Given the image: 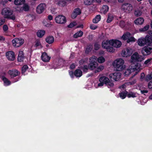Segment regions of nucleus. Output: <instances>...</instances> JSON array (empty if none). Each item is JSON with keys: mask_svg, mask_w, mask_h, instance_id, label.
<instances>
[{"mask_svg": "<svg viewBox=\"0 0 152 152\" xmlns=\"http://www.w3.org/2000/svg\"><path fill=\"white\" fill-rule=\"evenodd\" d=\"M140 67L141 65L137 63L132 64L125 71V76H127L132 74L133 77L135 76L140 72Z\"/></svg>", "mask_w": 152, "mask_h": 152, "instance_id": "1", "label": "nucleus"}, {"mask_svg": "<svg viewBox=\"0 0 152 152\" xmlns=\"http://www.w3.org/2000/svg\"><path fill=\"white\" fill-rule=\"evenodd\" d=\"M124 60L122 58H118L113 62L112 65L116 69L117 71H121L126 68V66L124 64Z\"/></svg>", "mask_w": 152, "mask_h": 152, "instance_id": "2", "label": "nucleus"}, {"mask_svg": "<svg viewBox=\"0 0 152 152\" xmlns=\"http://www.w3.org/2000/svg\"><path fill=\"white\" fill-rule=\"evenodd\" d=\"M2 14L5 18L13 20L15 19V15L13 13V11L9 8H5L3 9Z\"/></svg>", "mask_w": 152, "mask_h": 152, "instance_id": "3", "label": "nucleus"}, {"mask_svg": "<svg viewBox=\"0 0 152 152\" xmlns=\"http://www.w3.org/2000/svg\"><path fill=\"white\" fill-rule=\"evenodd\" d=\"M102 46L108 52L111 53L115 52V49L111 47L110 40L104 41L102 43Z\"/></svg>", "mask_w": 152, "mask_h": 152, "instance_id": "4", "label": "nucleus"}, {"mask_svg": "<svg viewBox=\"0 0 152 152\" xmlns=\"http://www.w3.org/2000/svg\"><path fill=\"white\" fill-rule=\"evenodd\" d=\"M144 59V58L143 56L139 55L137 53H135L132 56L130 61L132 64L136 61H141Z\"/></svg>", "mask_w": 152, "mask_h": 152, "instance_id": "5", "label": "nucleus"}, {"mask_svg": "<svg viewBox=\"0 0 152 152\" xmlns=\"http://www.w3.org/2000/svg\"><path fill=\"white\" fill-rule=\"evenodd\" d=\"M24 42V39L21 38H16L12 41V45L15 48H18L21 46Z\"/></svg>", "mask_w": 152, "mask_h": 152, "instance_id": "6", "label": "nucleus"}, {"mask_svg": "<svg viewBox=\"0 0 152 152\" xmlns=\"http://www.w3.org/2000/svg\"><path fill=\"white\" fill-rule=\"evenodd\" d=\"M110 43L111 47L115 49V52L116 49L120 48L122 45L121 42L117 39H110Z\"/></svg>", "mask_w": 152, "mask_h": 152, "instance_id": "7", "label": "nucleus"}, {"mask_svg": "<svg viewBox=\"0 0 152 152\" xmlns=\"http://www.w3.org/2000/svg\"><path fill=\"white\" fill-rule=\"evenodd\" d=\"M152 52V45L143 47L141 50L142 54L144 56L148 55Z\"/></svg>", "mask_w": 152, "mask_h": 152, "instance_id": "8", "label": "nucleus"}, {"mask_svg": "<svg viewBox=\"0 0 152 152\" xmlns=\"http://www.w3.org/2000/svg\"><path fill=\"white\" fill-rule=\"evenodd\" d=\"M121 9L125 12L130 13L132 10L133 7L132 5L130 4L125 3L122 5Z\"/></svg>", "mask_w": 152, "mask_h": 152, "instance_id": "9", "label": "nucleus"}, {"mask_svg": "<svg viewBox=\"0 0 152 152\" xmlns=\"http://www.w3.org/2000/svg\"><path fill=\"white\" fill-rule=\"evenodd\" d=\"M133 53V50L132 48H128L123 50L121 55L122 57H128L131 55Z\"/></svg>", "mask_w": 152, "mask_h": 152, "instance_id": "10", "label": "nucleus"}, {"mask_svg": "<svg viewBox=\"0 0 152 152\" xmlns=\"http://www.w3.org/2000/svg\"><path fill=\"white\" fill-rule=\"evenodd\" d=\"M121 74L120 72H115L110 74L109 77L111 80L117 81L120 80Z\"/></svg>", "mask_w": 152, "mask_h": 152, "instance_id": "11", "label": "nucleus"}, {"mask_svg": "<svg viewBox=\"0 0 152 152\" xmlns=\"http://www.w3.org/2000/svg\"><path fill=\"white\" fill-rule=\"evenodd\" d=\"M55 20L57 23L61 24L64 23L66 22V18L62 15H58L56 17Z\"/></svg>", "mask_w": 152, "mask_h": 152, "instance_id": "12", "label": "nucleus"}, {"mask_svg": "<svg viewBox=\"0 0 152 152\" xmlns=\"http://www.w3.org/2000/svg\"><path fill=\"white\" fill-rule=\"evenodd\" d=\"M7 58L10 61H14L15 59V55L14 53L12 51H9L6 53Z\"/></svg>", "mask_w": 152, "mask_h": 152, "instance_id": "13", "label": "nucleus"}, {"mask_svg": "<svg viewBox=\"0 0 152 152\" xmlns=\"http://www.w3.org/2000/svg\"><path fill=\"white\" fill-rule=\"evenodd\" d=\"M46 6V5L44 4H40L36 8L37 12L38 14L42 13L45 9Z\"/></svg>", "mask_w": 152, "mask_h": 152, "instance_id": "14", "label": "nucleus"}, {"mask_svg": "<svg viewBox=\"0 0 152 152\" xmlns=\"http://www.w3.org/2000/svg\"><path fill=\"white\" fill-rule=\"evenodd\" d=\"M81 13L80 10L79 8H76L74 10L71 15V17L73 19L75 18L78 15Z\"/></svg>", "mask_w": 152, "mask_h": 152, "instance_id": "15", "label": "nucleus"}, {"mask_svg": "<svg viewBox=\"0 0 152 152\" xmlns=\"http://www.w3.org/2000/svg\"><path fill=\"white\" fill-rule=\"evenodd\" d=\"M29 7L28 4H25L23 7H17L16 10L20 12H22L23 11H26L29 10Z\"/></svg>", "mask_w": 152, "mask_h": 152, "instance_id": "16", "label": "nucleus"}, {"mask_svg": "<svg viewBox=\"0 0 152 152\" xmlns=\"http://www.w3.org/2000/svg\"><path fill=\"white\" fill-rule=\"evenodd\" d=\"M138 45L140 46H143L147 45L145 38L141 37L137 41Z\"/></svg>", "mask_w": 152, "mask_h": 152, "instance_id": "17", "label": "nucleus"}, {"mask_svg": "<svg viewBox=\"0 0 152 152\" xmlns=\"http://www.w3.org/2000/svg\"><path fill=\"white\" fill-rule=\"evenodd\" d=\"M8 74L12 77H15L18 75L19 74L17 70L14 69L9 70L8 72Z\"/></svg>", "mask_w": 152, "mask_h": 152, "instance_id": "18", "label": "nucleus"}, {"mask_svg": "<svg viewBox=\"0 0 152 152\" xmlns=\"http://www.w3.org/2000/svg\"><path fill=\"white\" fill-rule=\"evenodd\" d=\"M42 60L44 62H48L50 59V57L48 56L46 53H43L41 56Z\"/></svg>", "mask_w": 152, "mask_h": 152, "instance_id": "19", "label": "nucleus"}, {"mask_svg": "<svg viewBox=\"0 0 152 152\" xmlns=\"http://www.w3.org/2000/svg\"><path fill=\"white\" fill-rule=\"evenodd\" d=\"M144 21V19L142 18H137L134 21V23L137 25H140L143 24Z\"/></svg>", "mask_w": 152, "mask_h": 152, "instance_id": "20", "label": "nucleus"}, {"mask_svg": "<svg viewBox=\"0 0 152 152\" xmlns=\"http://www.w3.org/2000/svg\"><path fill=\"white\" fill-rule=\"evenodd\" d=\"M45 40L48 43L51 44L53 42L54 39L53 36H49L46 38Z\"/></svg>", "mask_w": 152, "mask_h": 152, "instance_id": "21", "label": "nucleus"}, {"mask_svg": "<svg viewBox=\"0 0 152 152\" xmlns=\"http://www.w3.org/2000/svg\"><path fill=\"white\" fill-rule=\"evenodd\" d=\"M131 35V34L128 32L124 34L121 37V39L123 40H125L127 39H128Z\"/></svg>", "mask_w": 152, "mask_h": 152, "instance_id": "22", "label": "nucleus"}, {"mask_svg": "<svg viewBox=\"0 0 152 152\" xmlns=\"http://www.w3.org/2000/svg\"><path fill=\"white\" fill-rule=\"evenodd\" d=\"M109 79L105 76L102 77L100 78L99 79V81L100 82H103L104 83L106 84H107L108 82H109Z\"/></svg>", "mask_w": 152, "mask_h": 152, "instance_id": "23", "label": "nucleus"}, {"mask_svg": "<svg viewBox=\"0 0 152 152\" xmlns=\"http://www.w3.org/2000/svg\"><path fill=\"white\" fill-rule=\"evenodd\" d=\"M24 58L23 56V52L22 51H20L18 58V61L21 62L23 60Z\"/></svg>", "mask_w": 152, "mask_h": 152, "instance_id": "24", "label": "nucleus"}, {"mask_svg": "<svg viewBox=\"0 0 152 152\" xmlns=\"http://www.w3.org/2000/svg\"><path fill=\"white\" fill-rule=\"evenodd\" d=\"M25 1V0H15L14 3L16 5H20L24 4Z\"/></svg>", "mask_w": 152, "mask_h": 152, "instance_id": "25", "label": "nucleus"}, {"mask_svg": "<svg viewBox=\"0 0 152 152\" xmlns=\"http://www.w3.org/2000/svg\"><path fill=\"white\" fill-rule=\"evenodd\" d=\"M83 32L82 31H80L75 34L73 35V37L74 38H77L79 37H82L83 35Z\"/></svg>", "mask_w": 152, "mask_h": 152, "instance_id": "26", "label": "nucleus"}, {"mask_svg": "<svg viewBox=\"0 0 152 152\" xmlns=\"http://www.w3.org/2000/svg\"><path fill=\"white\" fill-rule=\"evenodd\" d=\"M2 79L4 82V85L5 86H8L11 83L5 77L3 76Z\"/></svg>", "mask_w": 152, "mask_h": 152, "instance_id": "27", "label": "nucleus"}, {"mask_svg": "<svg viewBox=\"0 0 152 152\" xmlns=\"http://www.w3.org/2000/svg\"><path fill=\"white\" fill-rule=\"evenodd\" d=\"M98 64L97 63H89V68L91 70L96 69L98 66Z\"/></svg>", "mask_w": 152, "mask_h": 152, "instance_id": "28", "label": "nucleus"}, {"mask_svg": "<svg viewBox=\"0 0 152 152\" xmlns=\"http://www.w3.org/2000/svg\"><path fill=\"white\" fill-rule=\"evenodd\" d=\"M136 80H134L132 82H129V83H126L125 84L122 85L120 88H124L126 87V85H133L135 84L136 83Z\"/></svg>", "mask_w": 152, "mask_h": 152, "instance_id": "29", "label": "nucleus"}, {"mask_svg": "<svg viewBox=\"0 0 152 152\" xmlns=\"http://www.w3.org/2000/svg\"><path fill=\"white\" fill-rule=\"evenodd\" d=\"M82 74V71L80 69L76 70L75 72V75L78 77H80L81 76Z\"/></svg>", "mask_w": 152, "mask_h": 152, "instance_id": "30", "label": "nucleus"}, {"mask_svg": "<svg viewBox=\"0 0 152 152\" xmlns=\"http://www.w3.org/2000/svg\"><path fill=\"white\" fill-rule=\"evenodd\" d=\"M97 57L94 56L91 57L89 59V63H97Z\"/></svg>", "mask_w": 152, "mask_h": 152, "instance_id": "31", "label": "nucleus"}, {"mask_svg": "<svg viewBox=\"0 0 152 152\" xmlns=\"http://www.w3.org/2000/svg\"><path fill=\"white\" fill-rule=\"evenodd\" d=\"M45 32L44 30H40L38 31L37 32V36L39 37H41L45 34Z\"/></svg>", "mask_w": 152, "mask_h": 152, "instance_id": "32", "label": "nucleus"}, {"mask_svg": "<svg viewBox=\"0 0 152 152\" xmlns=\"http://www.w3.org/2000/svg\"><path fill=\"white\" fill-rule=\"evenodd\" d=\"M147 44L152 43V37L146 36L145 37Z\"/></svg>", "mask_w": 152, "mask_h": 152, "instance_id": "33", "label": "nucleus"}, {"mask_svg": "<svg viewBox=\"0 0 152 152\" xmlns=\"http://www.w3.org/2000/svg\"><path fill=\"white\" fill-rule=\"evenodd\" d=\"M108 9L109 7L107 6L104 5L103 6L101 11L102 12L105 14L108 11Z\"/></svg>", "mask_w": 152, "mask_h": 152, "instance_id": "34", "label": "nucleus"}, {"mask_svg": "<svg viewBox=\"0 0 152 152\" xmlns=\"http://www.w3.org/2000/svg\"><path fill=\"white\" fill-rule=\"evenodd\" d=\"M101 18V16L100 15H97L93 20V22L94 23H97L99 21Z\"/></svg>", "mask_w": 152, "mask_h": 152, "instance_id": "35", "label": "nucleus"}, {"mask_svg": "<svg viewBox=\"0 0 152 152\" xmlns=\"http://www.w3.org/2000/svg\"><path fill=\"white\" fill-rule=\"evenodd\" d=\"M97 60L98 62L99 63H102L105 61L104 58L102 56H100L98 57L97 59Z\"/></svg>", "mask_w": 152, "mask_h": 152, "instance_id": "36", "label": "nucleus"}, {"mask_svg": "<svg viewBox=\"0 0 152 152\" xmlns=\"http://www.w3.org/2000/svg\"><path fill=\"white\" fill-rule=\"evenodd\" d=\"M149 28V25H147L145 26L143 28L140 29L139 31L140 32H144L147 31L148 29Z\"/></svg>", "mask_w": 152, "mask_h": 152, "instance_id": "37", "label": "nucleus"}, {"mask_svg": "<svg viewBox=\"0 0 152 152\" xmlns=\"http://www.w3.org/2000/svg\"><path fill=\"white\" fill-rule=\"evenodd\" d=\"M127 91H126L125 92H122L119 93L120 97L123 99L125 98L126 95H127Z\"/></svg>", "mask_w": 152, "mask_h": 152, "instance_id": "38", "label": "nucleus"}, {"mask_svg": "<svg viewBox=\"0 0 152 152\" xmlns=\"http://www.w3.org/2000/svg\"><path fill=\"white\" fill-rule=\"evenodd\" d=\"M104 68V66H100L96 69L95 71V73H97V72H100L103 70Z\"/></svg>", "mask_w": 152, "mask_h": 152, "instance_id": "39", "label": "nucleus"}, {"mask_svg": "<svg viewBox=\"0 0 152 152\" xmlns=\"http://www.w3.org/2000/svg\"><path fill=\"white\" fill-rule=\"evenodd\" d=\"M136 94L133 92H130L128 94L127 93V96L129 98L131 97L133 98L135 97H136Z\"/></svg>", "mask_w": 152, "mask_h": 152, "instance_id": "40", "label": "nucleus"}, {"mask_svg": "<svg viewBox=\"0 0 152 152\" xmlns=\"http://www.w3.org/2000/svg\"><path fill=\"white\" fill-rule=\"evenodd\" d=\"M113 16L112 14H110L108 15V18L107 22L108 23L110 22L113 19Z\"/></svg>", "mask_w": 152, "mask_h": 152, "instance_id": "41", "label": "nucleus"}, {"mask_svg": "<svg viewBox=\"0 0 152 152\" xmlns=\"http://www.w3.org/2000/svg\"><path fill=\"white\" fill-rule=\"evenodd\" d=\"M93 2H94V0H85L84 1V3L86 5H90Z\"/></svg>", "mask_w": 152, "mask_h": 152, "instance_id": "42", "label": "nucleus"}, {"mask_svg": "<svg viewBox=\"0 0 152 152\" xmlns=\"http://www.w3.org/2000/svg\"><path fill=\"white\" fill-rule=\"evenodd\" d=\"M136 39H135V38L132 37H131L130 38L129 37L128 39L127 40V42L128 43L129 42H134L135 41Z\"/></svg>", "mask_w": 152, "mask_h": 152, "instance_id": "43", "label": "nucleus"}, {"mask_svg": "<svg viewBox=\"0 0 152 152\" xmlns=\"http://www.w3.org/2000/svg\"><path fill=\"white\" fill-rule=\"evenodd\" d=\"M134 14L136 16H140L142 14V12L138 10H136L134 12Z\"/></svg>", "mask_w": 152, "mask_h": 152, "instance_id": "44", "label": "nucleus"}, {"mask_svg": "<svg viewBox=\"0 0 152 152\" xmlns=\"http://www.w3.org/2000/svg\"><path fill=\"white\" fill-rule=\"evenodd\" d=\"M89 68H90L89 66H88L86 65H84L83 67L82 68V69L83 72H86Z\"/></svg>", "mask_w": 152, "mask_h": 152, "instance_id": "45", "label": "nucleus"}, {"mask_svg": "<svg viewBox=\"0 0 152 152\" xmlns=\"http://www.w3.org/2000/svg\"><path fill=\"white\" fill-rule=\"evenodd\" d=\"M88 60V59H84L81 60L79 61L80 64V65L83 64H85L87 63Z\"/></svg>", "mask_w": 152, "mask_h": 152, "instance_id": "46", "label": "nucleus"}, {"mask_svg": "<svg viewBox=\"0 0 152 152\" xmlns=\"http://www.w3.org/2000/svg\"><path fill=\"white\" fill-rule=\"evenodd\" d=\"M28 69V66L27 65H25L24 66L22 69V73L25 72L26 70Z\"/></svg>", "mask_w": 152, "mask_h": 152, "instance_id": "47", "label": "nucleus"}, {"mask_svg": "<svg viewBox=\"0 0 152 152\" xmlns=\"http://www.w3.org/2000/svg\"><path fill=\"white\" fill-rule=\"evenodd\" d=\"M119 25L121 28H124L125 25V22L124 21H121L120 22Z\"/></svg>", "mask_w": 152, "mask_h": 152, "instance_id": "48", "label": "nucleus"}, {"mask_svg": "<svg viewBox=\"0 0 152 152\" xmlns=\"http://www.w3.org/2000/svg\"><path fill=\"white\" fill-rule=\"evenodd\" d=\"M76 25V23L75 22H74L71 23L68 26V27L69 28H71L73 27L74 26H75Z\"/></svg>", "mask_w": 152, "mask_h": 152, "instance_id": "49", "label": "nucleus"}, {"mask_svg": "<svg viewBox=\"0 0 152 152\" xmlns=\"http://www.w3.org/2000/svg\"><path fill=\"white\" fill-rule=\"evenodd\" d=\"M106 85L109 87H112L114 86L113 83L110 81V80H109V82H108Z\"/></svg>", "mask_w": 152, "mask_h": 152, "instance_id": "50", "label": "nucleus"}, {"mask_svg": "<svg viewBox=\"0 0 152 152\" xmlns=\"http://www.w3.org/2000/svg\"><path fill=\"white\" fill-rule=\"evenodd\" d=\"M90 27L92 30H95L97 28V27L94 25L91 24L90 26Z\"/></svg>", "mask_w": 152, "mask_h": 152, "instance_id": "51", "label": "nucleus"}, {"mask_svg": "<svg viewBox=\"0 0 152 152\" xmlns=\"http://www.w3.org/2000/svg\"><path fill=\"white\" fill-rule=\"evenodd\" d=\"M152 58H149L145 61L144 62V64H149L151 63Z\"/></svg>", "mask_w": 152, "mask_h": 152, "instance_id": "52", "label": "nucleus"}, {"mask_svg": "<svg viewBox=\"0 0 152 152\" xmlns=\"http://www.w3.org/2000/svg\"><path fill=\"white\" fill-rule=\"evenodd\" d=\"M3 29L4 31L6 32L8 29L7 26L6 25H4L3 26Z\"/></svg>", "mask_w": 152, "mask_h": 152, "instance_id": "53", "label": "nucleus"}, {"mask_svg": "<svg viewBox=\"0 0 152 152\" xmlns=\"http://www.w3.org/2000/svg\"><path fill=\"white\" fill-rule=\"evenodd\" d=\"M92 49V48L91 47H88L86 50V53H88L91 51Z\"/></svg>", "mask_w": 152, "mask_h": 152, "instance_id": "54", "label": "nucleus"}, {"mask_svg": "<svg viewBox=\"0 0 152 152\" xmlns=\"http://www.w3.org/2000/svg\"><path fill=\"white\" fill-rule=\"evenodd\" d=\"M100 45L97 44H95V50H97L99 49L100 47Z\"/></svg>", "mask_w": 152, "mask_h": 152, "instance_id": "55", "label": "nucleus"}, {"mask_svg": "<svg viewBox=\"0 0 152 152\" xmlns=\"http://www.w3.org/2000/svg\"><path fill=\"white\" fill-rule=\"evenodd\" d=\"M5 21L4 19H1L0 20V26L3 24Z\"/></svg>", "mask_w": 152, "mask_h": 152, "instance_id": "56", "label": "nucleus"}, {"mask_svg": "<svg viewBox=\"0 0 152 152\" xmlns=\"http://www.w3.org/2000/svg\"><path fill=\"white\" fill-rule=\"evenodd\" d=\"M41 45V43L39 41L37 40L36 42L35 45L36 46H38Z\"/></svg>", "mask_w": 152, "mask_h": 152, "instance_id": "57", "label": "nucleus"}, {"mask_svg": "<svg viewBox=\"0 0 152 152\" xmlns=\"http://www.w3.org/2000/svg\"><path fill=\"white\" fill-rule=\"evenodd\" d=\"M148 86L149 88H152V81H151L148 83Z\"/></svg>", "mask_w": 152, "mask_h": 152, "instance_id": "58", "label": "nucleus"}, {"mask_svg": "<svg viewBox=\"0 0 152 152\" xmlns=\"http://www.w3.org/2000/svg\"><path fill=\"white\" fill-rule=\"evenodd\" d=\"M104 83L103 82H100V83H99L98 84V87H100L103 86Z\"/></svg>", "mask_w": 152, "mask_h": 152, "instance_id": "59", "label": "nucleus"}, {"mask_svg": "<svg viewBox=\"0 0 152 152\" xmlns=\"http://www.w3.org/2000/svg\"><path fill=\"white\" fill-rule=\"evenodd\" d=\"M5 38L3 36H0V41H4L5 40Z\"/></svg>", "mask_w": 152, "mask_h": 152, "instance_id": "60", "label": "nucleus"}, {"mask_svg": "<svg viewBox=\"0 0 152 152\" xmlns=\"http://www.w3.org/2000/svg\"><path fill=\"white\" fill-rule=\"evenodd\" d=\"M48 19L50 20H51L53 19V17L51 15H49L48 16Z\"/></svg>", "mask_w": 152, "mask_h": 152, "instance_id": "61", "label": "nucleus"}, {"mask_svg": "<svg viewBox=\"0 0 152 152\" xmlns=\"http://www.w3.org/2000/svg\"><path fill=\"white\" fill-rule=\"evenodd\" d=\"M75 67V64H72L70 66V68L71 69H74Z\"/></svg>", "mask_w": 152, "mask_h": 152, "instance_id": "62", "label": "nucleus"}, {"mask_svg": "<svg viewBox=\"0 0 152 152\" xmlns=\"http://www.w3.org/2000/svg\"><path fill=\"white\" fill-rule=\"evenodd\" d=\"M141 92L142 94L147 93L148 92L147 90H142L141 91Z\"/></svg>", "mask_w": 152, "mask_h": 152, "instance_id": "63", "label": "nucleus"}, {"mask_svg": "<svg viewBox=\"0 0 152 152\" xmlns=\"http://www.w3.org/2000/svg\"><path fill=\"white\" fill-rule=\"evenodd\" d=\"M69 74L70 75L71 77H73V72L72 71H70L69 72Z\"/></svg>", "mask_w": 152, "mask_h": 152, "instance_id": "64", "label": "nucleus"}]
</instances>
